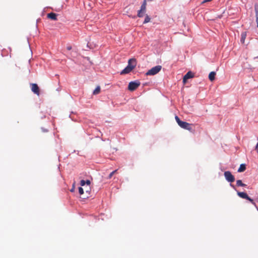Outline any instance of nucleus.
Wrapping results in <instances>:
<instances>
[{
    "mask_svg": "<svg viewBox=\"0 0 258 258\" xmlns=\"http://www.w3.org/2000/svg\"><path fill=\"white\" fill-rule=\"evenodd\" d=\"M175 118L179 126H180L181 128L188 130L189 131H192V125L191 124L180 120L177 116H175Z\"/></svg>",
    "mask_w": 258,
    "mask_h": 258,
    "instance_id": "f257e3e1",
    "label": "nucleus"
},
{
    "mask_svg": "<svg viewBox=\"0 0 258 258\" xmlns=\"http://www.w3.org/2000/svg\"><path fill=\"white\" fill-rule=\"evenodd\" d=\"M162 67L161 66H156L151 69L149 70L147 73L146 75L151 76L155 75L159 73L161 70Z\"/></svg>",
    "mask_w": 258,
    "mask_h": 258,
    "instance_id": "f03ea898",
    "label": "nucleus"
},
{
    "mask_svg": "<svg viewBox=\"0 0 258 258\" xmlns=\"http://www.w3.org/2000/svg\"><path fill=\"white\" fill-rule=\"evenodd\" d=\"M146 5H147V2L146 0H144L140 10L138 12L137 16L138 17H143L146 12Z\"/></svg>",
    "mask_w": 258,
    "mask_h": 258,
    "instance_id": "7ed1b4c3",
    "label": "nucleus"
},
{
    "mask_svg": "<svg viewBox=\"0 0 258 258\" xmlns=\"http://www.w3.org/2000/svg\"><path fill=\"white\" fill-rule=\"evenodd\" d=\"M140 85V82L138 81L131 82L128 85V90L130 91H134L136 90Z\"/></svg>",
    "mask_w": 258,
    "mask_h": 258,
    "instance_id": "20e7f679",
    "label": "nucleus"
},
{
    "mask_svg": "<svg viewBox=\"0 0 258 258\" xmlns=\"http://www.w3.org/2000/svg\"><path fill=\"white\" fill-rule=\"evenodd\" d=\"M237 195L242 199L248 200L252 205L255 206V203L254 202L253 200L251 199L246 193L237 191Z\"/></svg>",
    "mask_w": 258,
    "mask_h": 258,
    "instance_id": "39448f33",
    "label": "nucleus"
},
{
    "mask_svg": "<svg viewBox=\"0 0 258 258\" xmlns=\"http://www.w3.org/2000/svg\"><path fill=\"white\" fill-rule=\"evenodd\" d=\"M226 179L230 182H233L235 181L234 176L229 171H225L224 173Z\"/></svg>",
    "mask_w": 258,
    "mask_h": 258,
    "instance_id": "423d86ee",
    "label": "nucleus"
},
{
    "mask_svg": "<svg viewBox=\"0 0 258 258\" xmlns=\"http://www.w3.org/2000/svg\"><path fill=\"white\" fill-rule=\"evenodd\" d=\"M31 87L32 91L37 95L39 96L40 94V89L39 87L36 84L32 83L30 84Z\"/></svg>",
    "mask_w": 258,
    "mask_h": 258,
    "instance_id": "0eeeda50",
    "label": "nucleus"
},
{
    "mask_svg": "<svg viewBox=\"0 0 258 258\" xmlns=\"http://www.w3.org/2000/svg\"><path fill=\"white\" fill-rule=\"evenodd\" d=\"M194 77V74L192 73L191 71L188 72L183 77V83L185 84L187 80L189 79L192 78Z\"/></svg>",
    "mask_w": 258,
    "mask_h": 258,
    "instance_id": "6e6552de",
    "label": "nucleus"
},
{
    "mask_svg": "<svg viewBox=\"0 0 258 258\" xmlns=\"http://www.w3.org/2000/svg\"><path fill=\"white\" fill-rule=\"evenodd\" d=\"M19 43L21 47H30L29 42L27 38H25L23 41L22 39L19 40Z\"/></svg>",
    "mask_w": 258,
    "mask_h": 258,
    "instance_id": "1a4fd4ad",
    "label": "nucleus"
},
{
    "mask_svg": "<svg viewBox=\"0 0 258 258\" xmlns=\"http://www.w3.org/2000/svg\"><path fill=\"white\" fill-rule=\"evenodd\" d=\"M137 64L136 60L134 58L130 59L128 61L127 66H129L132 68V69H134Z\"/></svg>",
    "mask_w": 258,
    "mask_h": 258,
    "instance_id": "9d476101",
    "label": "nucleus"
},
{
    "mask_svg": "<svg viewBox=\"0 0 258 258\" xmlns=\"http://www.w3.org/2000/svg\"><path fill=\"white\" fill-rule=\"evenodd\" d=\"M57 14L54 13H50L47 14V17L52 20L56 21L57 19Z\"/></svg>",
    "mask_w": 258,
    "mask_h": 258,
    "instance_id": "9b49d317",
    "label": "nucleus"
},
{
    "mask_svg": "<svg viewBox=\"0 0 258 258\" xmlns=\"http://www.w3.org/2000/svg\"><path fill=\"white\" fill-rule=\"evenodd\" d=\"M133 69L129 66H126L121 72L120 75H124L126 74H128L131 71H133Z\"/></svg>",
    "mask_w": 258,
    "mask_h": 258,
    "instance_id": "f8f14e48",
    "label": "nucleus"
},
{
    "mask_svg": "<svg viewBox=\"0 0 258 258\" xmlns=\"http://www.w3.org/2000/svg\"><path fill=\"white\" fill-rule=\"evenodd\" d=\"M246 37V32H243L241 34L240 42L241 43H242V44L244 43V41H245Z\"/></svg>",
    "mask_w": 258,
    "mask_h": 258,
    "instance_id": "ddd939ff",
    "label": "nucleus"
},
{
    "mask_svg": "<svg viewBox=\"0 0 258 258\" xmlns=\"http://www.w3.org/2000/svg\"><path fill=\"white\" fill-rule=\"evenodd\" d=\"M216 76V73L214 72H211L209 75V79L211 81H213L215 80Z\"/></svg>",
    "mask_w": 258,
    "mask_h": 258,
    "instance_id": "4468645a",
    "label": "nucleus"
},
{
    "mask_svg": "<svg viewBox=\"0 0 258 258\" xmlns=\"http://www.w3.org/2000/svg\"><path fill=\"white\" fill-rule=\"evenodd\" d=\"M246 169L245 165L244 164H242L240 165V167H239L238 169V172H242L245 171Z\"/></svg>",
    "mask_w": 258,
    "mask_h": 258,
    "instance_id": "2eb2a0df",
    "label": "nucleus"
},
{
    "mask_svg": "<svg viewBox=\"0 0 258 258\" xmlns=\"http://www.w3.org/2000/svg\"><path fill=\"white\" fill-rule=\"evenodd\" d=\"M254 9L255 11L256 22L258 27V5H255Z\"/></svg>",
    "mask_w": 258,
    "mask_h": 258,
    "instance_id": "dca6fc26",
    "label": "nucleus"
},
{
    "mask_svg": "<svg viewBox=\"0 0 258 258\" xmlns=\"http://www.w3.org/2000/svg\"><path fill=\"white\" fill-rule=\"evenodd\" d=\"M100 92V86H98L93 91V94L94 95H97Z\"/></svg>",
    "mask_w": 258,
    "mask_h": 258,
    "instance_id": "f3484780",
    "label": "nucleus"
},
{
    "mask_svg": "<svg viewBox=\"0 0 258 258\" xmlns=\"http://www.w3.org/2000/svg\"><path fill=\"white\" fill-rule=\"evenodd\" d=\"M236 184L238 186H246V185L244 183H243L241 180H237L236 181Z\"/></svg>",
    "mask_w": 258,
    "mask_h": 258,
    "instance_id": "a211bd4d",
    "label": "nucleus"
},
{
    "mask_svg": "<svg viewBox=\"0 0 258 258\" xmlns=\"http://www.w3.org/2000/svg\"><path fill=\"white\" fill-rule=\"evenodd\" d=\"M150 19H150V17L148 15H146L143 23L146 24V23L149 22L150 21Z\"/></svg>",
    "mask_w": 258,
    "mask_h": 258,
    "instance_id": "6ab92c4d",
    "label": "nucleus"
},
{
    "mask_svg": "<svg viewBox=\"0 0 258 258\" xmlns=\"http://www.w3.org/2000/svg\"><path fill=\"white\" fill-rule=\"evenodd\" d=\"M117 169L115 170L114 171H112V172H111V173L109 174V176H108V179H110V178L112 177V176H113L115 173H116L117 172Z\"/></svg>",
    "mask_w": 258,
    "mask_h": 258,
    "instance_id": "aec40b11",
    "label": "nucleus"
},
{
    "mask_svg": "<svg viewBox=\"0 0 258 258\" xmlns=\"http://www.w3.org/2000/svg\"><path fill=\"white\" fill-rule=\"evenodd\" d=\"M79 192L80 195H83L84 194V189L82 187H80L79 188Z\"/></svg>",
    "mask_w": 258,
    "mask_h": 258,
    "instance_id": "412c9836",
    "label": "nucleus"
},
{
    "mask_svg": "<svg viewBox=\"0 0 258 258\" xmlns=\"http://www.w3.org/2000/svg\"><path fill=\"white\" fill-rule=\"evenodd\" d=\"M86 184V182L84 180H81L80 181V184L81 186H84Z\"/></svg>",
    "mask_w": 258,
    "mask_h": 258,
    "instance_id": "4be33fe9",
    "label": "nucleus"
},
{
    "mask_svg": "<svg viewBox=\"0 0 258 258\" xmlns=\"http://www.w3.org/2000/svg\"><path fill=\"white\" fill-rule=\"evenodd\" d=\"M255 149L257 153L258 154V142H257V143L256 144V145L255 146Z\"/></svg>",
    "mask_w": 258,
    "mask_h": 258,
    "instance_id": "5701e85b",
    "label": "nucleus"
},
{
    "mask_svg": "<svg viewBox=\"0 0 258 258\" xmlns=\"http://www.w3.org/2000/svg\"><path fill=\"white\" fill-rule=\"evenodd\" d=\"M85 182H86V184H87L88 185H89L91 183V182L89 180H87L86 181H85Z\"/></svg>",
    "mask_w": 258,
    "mask_h": 258,
    "instance_id": "b1692460",
    "label": "nucleus"
},
{
    "mask_svg": "<svg viewBox=\"0 0 258 258\" xmlns=\"http://www.w3.org/2000/svg\"><path fill=\"white\" fill-rule=\"evenodd\" d=\"M41 130L43 132H47V129H44L43 128H41Z\"/></svg>",
    "mask_w": 258,
    "mask_h": 258,
    "instance_id": "393cba45",
    "label": "nucleus"
},
{
    "mask_svg": "<svg viewBox=\"0 0 258 258\" xmlns=\"http://www.w3.org/2000/svg\"><path fill=\"white\" fill-rule=\"evenodd\" d=\"M74 191V188H72L71 190V191Z\"/></svg>",
    "mask_w": 258,
    "mask_h": 258,
    "instance_id": "a878e982",
    "label": "nucleus"
},
{
    "mask_svg": "<svg viewBox=\"0 0 258 258\" xmlns=\"http://www.w3.org/2000/svg\"><path fill=\"white\" fill-rule=\"evenodd\" d=\"M230 185H231V186H232L233 187H234V186H233L232 184H230Z\"/></svg>",
    "mask_w": 258,
    "mask_h": 258,
    "instance_id": "bb28decb",
    "label": "nucleus"
},
{
    "mask_svg": "<svg viewBox=\"0 0 258 258\" xmlns=\"http://www.w3.org/2000/svg\"><path fill=\"white\" fill-rule=\"evenodd\" d=\"M152 0H150V1H151Z\"/></svg>",
    "mask_w": 258,
    "mask_h": 258,
    "instance_id": "cd10ccee",
    "label": "nucleus"
}]
</instances>
